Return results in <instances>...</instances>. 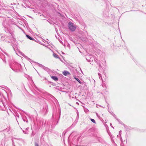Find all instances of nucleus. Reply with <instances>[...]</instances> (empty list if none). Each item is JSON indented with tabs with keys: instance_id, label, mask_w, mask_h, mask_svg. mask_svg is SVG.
<instances>
[{
	"instance_id": "obj_4",
	"label": "nucleus",
	"mask_w": 146,
	"mask_h": 146,
	"mask_svg": "<svg viewBox=\"0 0 146 146\" xmlns=\"http://www.w3.org/2000/svg\"><path fill=\"white\" fill-rule=\"evenodd\" d=\"M68 27L69 29L72 32L75 31L76 28V26L71 22H70L68 23Z\"/></svg>"
},
{
	"instance_id": "obj_30",
	"label": "nucleus",
	"mask_w": 146,
	"mask_h": 146,
	"mask_svg": "<svg viewBox=\"0 0 146 146\" xmlns=\"http://www.w3.org/2000/svg\"><path fill=\"white\" fill-rule=\"evenodd\" d=\"M98 64L99 65V66L100 67L101 66V65H100V63H98Z\"/></svg>"
},
{
	"instance_id": "obj_19",
	"label": "nucleus",
	"mask_w": 146,
	"mask_h": 146,
	"mask_svg": "<svg viewBox=\"0 0 146 146\" xmlns=\"http://www.w3.org/2000/svg\"><path fill=\"white\" fill-rule=\"evenodd\" d=\"M12 142L13 146H15V145L14 144V142L13 140V139H12Z\"/></svg>"
},
{
	"instance_id": "obj_14",
	"label": "nucleus",
	"mask_w": 146,
	"mask_h": 146,
	"mask_svg": "<svg viewBox=\"0 0 146 146\" xmlns=\"http://www.w3.org/2000/svg\"><path fill=\"white\" fill-rule=\"evenodd\" d=\"M74 78L76 79L80 84H81L82 82L80 81L78 78L74 77Z\"/></svg>"
},
{
	"instance_id": "obj_9",
	"label": "nucleus",
	"mask_w": 146,
	"mask_h": 146,
	"mask_svg": "<svg viewBox=\"0 0 146 146\" xmlns=\"http://www.w3.org/2000/svg\"><path fill=\"white\" fill-rule=\"evenodd\" d=\"M16 142L20 145H21L22 143H24V141L22 139H17Z\"/></svg>"
},
{
	"instance_id": "obj_25",
	"label": "nucleus",
	"mask_w": 146,
	"mask_h": 146,
	"mask_svg": "<svg viewBox=\"0 0 146 146\" xmlns=\"http://www.w3.org/2000/svg\"><path fill=\"white\" fill-rule=\"evenodd\" d=\"M112 115L113 116V117H114L116 119V118H117L116 117V115L114 114H112Z\"/></svg>"
},
{
	"instance_id": "obj_22",
	"label": "nucleus",
	"mask_w": 146,
	"mask_h": 146,
	"mask_svg": "<svg viewBox=\"0 0 146 146\" xmlns=\"http://www.w3.org/2000/svg\"><path fill=\"white\" fill-rule=\"evenodd\" d=\"M23 133L25 134H28V131H24L23 130Z\"/></svg>"
},
{
	"instance_id": "obj_1",
	"label": "nucleus",
	"mask_w": 146,
	"mask_h": 146,
	"mask_svg": "<svg viewBox=\"0 0 146 146\" xmlns=\"http://www.w3.org/2000/svg\"><path fill=\"white\" fill-rule=\"evenodd\" d=\"M60 113L59 114L58 112L57 113L56 116H55L54 114L52 115V117L55 118L54 119H52L50 121H46L45 123V126L47 127L48 128L51 126L52 128H54L55 126L58 123V120L56 121L57 118H60Z\"/></svg>"
},
{
	"instance_id": "obj_8",
	"label": "nucleus",
	"mask_w": 146,
	"mask_h": 146,
	"mask_svg": "<svg viewBox=\"0 0 146 146\" xmlns=\"http://www.w3.org/2000/svg\"><path fill=\"white\" fill-rule=\"evenodd\" d=\"M48 109V106L46 104H45L44 105L43 108V111L46 112L47 111Z\"/></svg>"
},
{
	"instance_id": "obj_24",
	"label": "nucleus",
	"mask_w": 146,
	"mask_h": 146,
	"mask_svg": "<svg viewBox=\"0 0 146 146\" xmlns=\"http://www.w3.org/2000/svg\"><path fill=\"white\" fill-rule=\"evenodd\" d=\"M35 146H39L38 144L36 142H35Z\"/></svg>"
},
{
	"instance_id": "obj_29",
	"label": "nucleus",
	"mask_w": 146,
	"mask_h": 146,
	"mask_svg": "<svg viewBox=\"0 0 146 146\" xmlns=\"http://www.w3.org/2000/svg\"><path fill=\"white\" fill-rule=\"evenodd\" d=\"M66 132H65V131H64L63 133V134H64V136L65 135V134L66 133Z\"/></svg>"
},
{
	"instance_id": "obj_28",
	"label": "nucleus",
	"mask_w": 146,
	"mask_h": 146,
	"mask_svg": "<svg viewBox=\"0 0 146 146\" xmlns=\"http://www.w3.org/2000/svg\"><path fill=\"white\" fill-rule=\"evenodd\" d=\"M120 137V140L121 141H122V138L121 136V137Z\"/></svg>"
},
{
	"instance_id": "obj_44",
	"label": "nucleus",
	"mask_w": 146,
	"mask_h": 146,
	"mask_svg": "<svg viewBox=\"0 0 146 146\" xmlns=\"http://www.w3.org/2000/svg\"><path fill=\"white\" fill-rule=\"evenodd\" d=\"M16 54H17V55H19V54H17V53H16Z\"/></svg>"
},
{
	"instance_id": "obj_40",
	"label": "nucleus",
	"mask_w": 146,
	"mask_h": 146,
	"mask_svg": "<svg viewBox=\"0 0 146 146\" xmlns=\"http://www.w3.org/2000/svg\"><path fill=\"white\" fill-rule=\"evenodd\" d=\"M110 125H111V123H110Z\"/></svg>"
},
{
	"instance_id": "obj_35",
	"label": "nucleus",
	"mask_w": 146,
	"mask_h": 146,
	"mask_svg": "<svg viewBox=\"0 0 146 146\" xmlns=\"http://www.w3.org/2000/svg\"><path fill=\"white\" fill-rule=\"evenodd\" d=\"M77 113V115L78 116V112Z\"/></svg>"
},
{
	"instance_id": "obj_20",
	"label": "nucleus",
	"mask_w": 146,
	"mask_h": 146,
	"mask_svg": "<svg viewBox=\"0 0 146 146\" xmlns=\"http://www.w3.org/2000/svg\"><path fill=\"white\" fill-rule=\"evenodd\" d=\"M116 119L118 122L119 123H121V121L120 120L118 119L117 118H116Z\"/></svg>"
},
{
	"instance_id": "obj_33",
	"label": "nucleus",
	"mask_w": 146,
	"mask_h": 146,
	"mask_svg": "<svg viewBox=\"0 0 146 146\" xmlns=\"http://www.w3.org/2000/svg\"><path fill=\"white\" fill-rule=\"evenodd\" d=\"M43 45H44L46 47H47V48H48V47H47V46H46V45H44V44H43Z\"/></svg>"
},
{
	"instance_id": "obj_16",
	"label": "nucleus",
	"mask_w": 146,
	"mask_h": 146,
	"mask_svg": "<svg viewBox=\"0 0 146 146\" xmlns=\"http://www.w3.org/2000/svg\"><path fill=\"white\" fill-rule=\"evenodd\" d=\"M98 76H99V78L100 79H101L102 81H103L102 78V77L101 74L100 73H98Z\"/></svg>"
},
{
	"instance_id": "obj_3",
	"label": "nucleus",
	"mask_w": 146,
	"mask_h": 146,
	"mask_svg": "<svg viewBox=\"0 0 146 146\" xmlns=\"http://www.w3.org/2000/svg\"><path fill=\"white\" fill-rule=\"evenodd\" d=\"M11 68L14 71L18 72L20 71L21 68V65L17 62H14L10 64Z\"/></svg>"
},
{
	"instance_id": "obj_39",
	"label": "nucleus",
	"mask_w": 146,
	"mask_h": 146,
	"mask_svg": "<svg viewBox=\"0 0 146 146\" xmlns=\"http://www.w3.org/2000/svg\"><path fill=\"white\" fill-rule=\"evenodd\" d=\"M102 86H103V87H104L103 84H102Z\"/></svg>"
},
{
	"instance_id": "obj_43",
	"label": "nucleus",
	"mask_w": 146,
	"mask_h": 146,
	"mask_svg": "<svg viewBox=\"0 0 146 146\" xmlns=\"http://www.w3.org/2000/svg\"><path fill=\"white\" fill-rule=\"evenodd\" d=\"M60 42V43H62V42Z\"/></svg>"
},
{
	"instance_id": "obj_21",
	"label": "nucleus",
	"mask_w": 146,
	"mask_h": 146,
	"mask_svg": "<svg viewBox=\"0 0 146 146\" xmlns=\"http://www.w3.org/2000/svg\"><path fill=\"white\" fill-rule=\"evenodd\" d=\"M86 58V60H87V61L88 62H91V61H93V60H90V59H87V58Z\"/></svg>"
},
{
	"instance_id": "obj_37",
	"label": "nucleus",
	"mask_w": 146,
	"mask_h": 146,
	"mask_svg": "<svg viewBox=\"0 0 146 146\" xmlns=\"http://www.w3.org/2000/svg\"><path fill=\"white\" fill-rule=\"evenodd\" d=\"M91 57H92L91 56H90L89 57V58H90L91 59Z\"/></svg>"
},
{
	"instance_id": "obj_12",
	"label": "nucleus",
	"mask_w": 146,
	"mask_h": 146,
	"mask_svg": "<svg viewBox=\"0 0 146 146\" xmlns=\"http://www.w3.org/2000/svg\"><path fill=\"white\" fill-rule=\"evenodd\" d=\"M26 36L28 38L31 40H34L33 38H32V37H31L30 36H29V35H26Z\"/></svg>"
},
{
	"instance_id": "obj_2",
	"label": "nucleus",
	"mask_w": 146,
	"mask_h": 146,
	"mask_svg": "<svg viewBox=\"0 0 146 146\" xmlns=\"http://www.w3.org/2000/svg\"><path fill=\"white\" fill-rule=\"evenodd\" d=\"M73 136V137L72 139V143L74 145L77 146L78 142L80 136L76 132L74 131L70 134L68 139H70Z\"/></svg>"
},
{
	"instance_id": "obj_15",
	"label": "nucleus",
	"mask_w": 146,
	"mask_h": 146,
	"mask_svg": "<svg viewBox=\"0 0 146 146\" xmlns=\"http://www.w3.org/2000/svg\"><path fill=\"white\" fill-rule=\"evenodd\" d=\"M22 118L23 119V120L25 122H26L27 123L28 122V120H27V118H26L25 117H23Z\"/></svg>"
},
{
	"instance_id": "obj_18",
	"label": "nucleus",
	"mask_w": 146,
	"mask_h": 146,
	"mask_svg": "<svg viewBox=\"0 0 146 146\" xmlns=\"http://www.w3.org/2000/svg\"><path fill=\"white\" fill-rule=\"evenodd\" d=\"M3 97V95L0 92V101L1 100Z\"/></svg>"
},
{
	"instance_id": "obj_34",
	"label": "nucleus",
	"mask_w": 146,
	"mask_h": 146,
	"mask_svg": "<svg viewBox=\"0 0 146 146\" xmlns=\"http://www.w3.org/2000/svg\"><path fill=\"white\" fill-rule=\"evenodd\" d=\"M18 27L20 29H21V30H23L22 29H21V28L19 27Z\"/></svg>"
},
{
	"instance_id": "obj_6",
	"label": "nucleus",
	"mask_w": 146,
	"mask_h": 146,
	"mask_svg": "<svg viewBox=\"0 0 146 146\" xmlns=\"http://www.w3.org/2000/svg\"><path fill=\"white\" fill-rule=\"evenodd\" d=\"M36 65H38L39 67H41L43 69L47 72L49 74L51 72V70L48 68L45 67L42 65L38 63H36Z\"/></svg>"
},
{
	"instance_id": "obj_31",
	"label": "nucleus",
	"mask_w": 146,
	"mask_h": 146,
	"mask_svg": "<svg viewBox=\"0 0 146 146\" xmlns=\"http://www.w3.org/2000/svg\"><path fill=\"white\" fill-rule=\"evenodd\" d=\"M3 61L5 62V63L6 62V61H5V60H3Z\"/></svg>"
},
{
	"instance_id": "obj_7",
	"label": "nucleus",
	"mask_w": 146,
	"mask_h": 146,
	"mask_svg": "<svg viewBox=\"0 0 146 146\" xmlns=\"http://www.w3.org/2000/svg\"><path fill=\"white\" fill-rule=\"evenodd\" d=\"M5 36L4 35H2L1 36V39L2 40H5V41L7 42L11 43V40L9 39V37H7L6 38H5Z\"/></svg>"
},
{
	"instance_id": "obj_27",
	"label": "nucleus",
	"mask_w": 146,
	"mask_h": 146,
	"mask_svg": "<svg viewBox=\"0 0 146 146\" xmlns=\"http://www.w3.org/2000/svg\"><path fill=\"white\" fill-rule=\"evenodd\" d=\"M96 116L98 117H99V116L98 115V113H96Z\"/></svg>"
},
{
	"instance_id": "obj_10",
	"label": "nucleus",
	"mask_w": 146,
	"mask_h": 146,
	"mask_svg": "<svg viewBox=\"0 0 146 146\" xmlns=\"http://www.w3.org/2000/svg\"><path fill=\"white\" fill-rule=\"evenodd\" d=\"M62 74L65 76L70 75V72L66 70H64L63 71Z\"/></svg>"
},
{
	"instance_id": "obj_23",
	"label": "nucleus",
	"mask_w": 146,
	"mask_h": 146,
	"mask_svg": "<svg viewBox=\"0 0 146 146\" xmlns=\"http://www.w3.org/2000/svg\"><path fill=\"white\" fill-rule=\"evenodd\" d=\"M121 132H122V131H121V130H120L119 131V136L120 137L121 136Z\"/></svg>"
},
{
	"instance_id": "obj_36",
	"label": "nucleus",
	"mask_w": 146,
	"mask_h": 146,
	"mask_svg": "<svg viewBox=\"0 0 146 146\" xmlns=\"http://www.w3.org/2000/svg\"><path fill=\"white\" fill-rule=\"evenodd\" d=\"M111 114L112 115V114H113V112H112L111 113Z\"/></svg>"
},
{
	"instance_id": "obj_42",
	"label": "nucleus",
	"mask_w": 146,
	"mask_h": 146,
	"mask_svg": "<svg viewBox=\"0 0 146 146\" xmlns=\"http://www.w3.org/2000/svg\"><path fill=\"white\" fill-rule=\"evenodd\" d=\"M60 42V43H62V42Z\"/></svg>"
},
{
	"instance_id": "obj_13",
	"label": "nucleus",
	"mask_w": 146,
	"mask_h": 146,
	"mask_svg": "<svg viewBox=\"0 0 146 146\" xmlns=\"http://www.w3.org/2000/svg\"><path fill=\"white\" fill-rule=\"evenodd\" d=\"M53 55L54 57L55 58H59L58 57V56L56 54L53 53Z\"/></svg>"
},
{
	"instance_id": "obj_45",
	"label": "nucleus",
	"mask_w": 146,
	"mask_h": 146,
	"mask_svg": "<svg viewBox=\"0 0 146 146\" xmlns=\"http://www.w3.org/2000/svg\"><path fill=\"white\" fill-rule=\"evenodd\" d=\"M14 139H16L15 138H14Z\"/></svg>"
},
{
	"instance_id": "obj_17",
	"label": "nucleus",
	"mask_w": 146,
	"mask_h": 146,
	"mask_svg": "<svg viewBox=\"0 0 146 146\" xmlns=\"http://www.w3.org/2000/svg\"><path fill=\"white\" fill-rule=\"evenodd\" d=\"M90 119L92 122L93 123H96V121L94 119H91V118Z\"/></svg>"
},
{
	"instance_id": "obj_38",
	"label": "nucleus",
	"mask_w": 146,
	"mask_h": 146,
	"mask_svg": "<svg viewBox=\"0 0 146 146\" xmlns=\"http://www.w3.org/2000/svg\"><path fill=\"white\" fill-rule=\"evenodd\" d=\"M32 62H33V61H31V63H32Z\"/></svg>"
},
{
	"instance_id": "obj_11",
	"label": "nucleus",
	"mask_w": 146,
	"mask_h": 146,
	"mask_svg": "<svg viewBox=\"0 0 146 146\" xmlns=\"http://www.w3.org/2000/svg\"><path fill=\"white\" fill-rule=\"evenodd\" d=\"M51 78L55 81H56L58 80V78L57 76H51Z\"/></svg>"
},
{
	"instance_id": "obj_41",
	"label": "nucleus",
	"mask_w": 146,
	"mask_h": 146,
	"mask_svg": "<svg viewBox=\"0 0 146 146\" xmlns=\"http://www.w3.org/2000/svg\"><path fill=\"white\" fill-rule=\"evenodd\" d=\"M79 50L80 52L81 53V52L80 51V50Z\"/></svg>"
},
{
	"instance_id": "obj_32",
	"label": "nucleus",
	"mask_w": 146,
	"mask_h": 146,
	"mask_svg": "<svg viewBox=\"0 0 146 146\" xmlns=\"http://www.w3.org/2000/svg\"><path fill=\"white\" fill-rule=\"evenodd\" d=\"M87 34H88L87 32L86 31L85 34L86 35H87Z\"/></svg>"
},
{
	"instance_id": "obj_26",
	"label": "nucleus",
	"mask_w": 146,
	"mask_h": 146,
	"mask_svg": "<svg viewBox=\"0 0 146 146\" xmlns=\"http://www.w3.org/2000/svg\"><path fill=\"white\" fill-rule=\"evenodd\" d=\"M19 53H20V54L21 55L23 56H24V54L22 52H19Z\"/></svg>"
},
{
	"instance_id": "obj_46",
	"label": "nucleus",
	"mask_w": 146,
	"mask_h": 146,
	"mask_svg": "<svg viewBox=\"0 0 146 146\" xmlns=\"http://www.w3.org/2000/svg\"><path fill=\"white\" fill-rule=\"evenodd\" d=\"M37 73H38V74H39L38 73V72H37Z\"/></svg>"
},
{
	"instance_id": "obj_5",
	"label": "nucleus",
	"mask_w": 146,
	"mask_h": 146,
	"mask_svg": "<svg viewBox=\"0 0 146 146\" xmlns=\"http://www.w3.org/2000/svg\"><path fill=\"white\" fill-rule=\"evenodd\" d=\"M5 27V31L7 33L10 34L12 37L13 38H14V31L13 30H11L10 28L8 27Z\"/></svg>"
}]
</instances>
